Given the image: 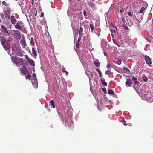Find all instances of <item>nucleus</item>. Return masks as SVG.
Returning <instances> with one entry per match:
<instances>
[{
	"instance_id": "nucleus-1",
	"label": "nucleus",
	"mask_w": 153,
	"mask_h": 153,
	"mask_svg": "<svg viewBox=\"0 0 153 153\" xmlns=\"http://www.w3.org/2000/svg\"><path fill=\"white\" fill-rule=\"evenodd\" d=\"M11 59L13 62L18 67L24 65L23 59L16 56H13L11 57Z\"/></svg>"
},
{
	"instance_id": "nucleus-2",
	"label": "nucleus",
	"mask_w": 153,
	"mask_h": 153,
	"mask_svg": "<svg viewBox=\"0 0 153 153\" xmlns=\"http://www.w3.org/2000/svg\"><path fill=\"white\" fill-rule=\"evenodd\" d=\"M14 25L15 28L20 31H23L24 29V23L22 21H18Z\"/></svg>"
},
{
	"instance_id": "nucleus-3",
	"label": "nucleus",
	"mask_w": 153,
	"mask_h": 153,
	"mask_svg": "<svg viewBox=\"0 0 153 153\" xmlns=\"http://www.w3.org/2000/svg\"><path fill=\"white\" fill-rule=\"evenodd\" d=\"M12 48V53H11L10 51H9L8 53L11 56L12 55H13L17 53V51L19 50V48L16 45L15 43L11 45Z\"/></svg>"
},
{
	"instance_id": "nucleus-4",
	"label": "nucleus",
	"mask_w": 153,
	"mask_h": 153,
	"mask_svg": "<svg viewBox=\"0 0 153 153\" xmlns=\"http://www.w3.org/2000/svg\"><path fill=\"white\" fill-rule=\"evenodd\" d=\"M122 20L123 22L126 23L129 26H131L133 25V21L131 20L130 17L128 16H127L126 19L123 17L122 18Z\"/></svg>"
},
{
	"instance_id": "nucleus-5",
	"label": "nucleus",
	"mask_w": 153,
	"mask_h": 153,
	"mask_svg": "<svg viewBox=\"0 0 153 153\" xmlns=\"http://www.w3.org/2000/svg\"><path fill=\"white\" fill-rule=\"evenodd\" d=\"M5 36V40L7 41V42L10 43L11 45L15 43V40L11 37L9 33L6 34Z\"/></svg>"
},
{
	"instance_id": "nucleus-6",
	"label": "nucleus",
	"mask_w": 153,
	"mask_h": 153,
	"mask_svg": "<svg viewBox=\"0 0 153 153\" xmlns=\"http://www.w3.org/2000/svg\"><path fill=\"white\" fill-rule=\"evenodd\" d=\"M111 31L112 33L111 35L113 37H114V35H115L116 33H117V28L115 26L112 25L111 28Z\"/></svg>"
},
{
	"instance_id": "nucleus-7",
	"label": "nucleus",
	"mask_w": 153,
	"mask_h": 153,
	"mask_svg": "<svg viewBox=\"0 0 153 153\" xmlns=\"http://www.w3.org/2000/svg\"><path fill=\"white\" fill-rule=\"evenodd\" d=\"M14 35L15 36L16 39L17 40H19L21 38L20 32L18 30L14 31Z\"/></svg>"
},
{
	"instance_id": "nucleus-8",
	"label": "nucleus",
	"mask_w": 153,
	"mask_h": 153,
	"mask_svg": "<svg viewBox=\"0 0 153 153\" xmlns=\"http://www.w3.org/2000/svg\"><path fill=\"white\" fill-rule=\"evenodd\" d=\"M10 43L7 42H5L2 45L3 46L4 49L6 51L10 49L11 46Z\"/></svg>"
},
{
	"instance_id": "nucleus-9",
	"label": "nucleus",
	"mask_w": 153,
	"mask_h": 153,
	"mask_svg": "<svg viewBox=\"0 0 153 153\" xmlns=\"http://www.w3.org/2000/svg\"><path fill=\"white\" fill-rule=\"evenodd\" d=\"M32 53L33 54V56L36 58L38 55V53H39V50L37 51V50L36 49V48L34 47L32 48Z\"/></svg>"
},
{
	"instance_id": "nucleus-10",
	"label": "nucleus",
	"mask_w": 153,
	"mask_h": 153,
	"mask_svg": "<svg viewBox=\"0 0 153 153\" xmlns=\"http://www.w3.org/2000/svg\"><path fill=\"white\" fill-rule=\"evenodd\" d=\"M20 42L21 44L22 45L23 48H25L26 46L27 45V44L26 43V40L24 37H22Z\"/></svg>"
},
{
	"instance_id": "nucleus-11",
	"label": "nucleus",
	"mask_w": 153,
	"mask_h": 153,
	"mask_svg": "<svg viewBox=\"0 0 153 153\" xmlns=\"http://www.w3.org/2000/svg\"><path fill=\"white\" fill-rule=\"evenodd\" d=\"M1 31L2 33H4L6 34H8V31L7 28L3 25L1 26Z\"/></svg>"
},
{
	"instance_id": "nucleus-12",
	"label": "nucleus",
	"mask_w": 153,
	"mask_h": 153,
	"mask_svg": "<svg viewBox=\"0 0 153 153\" xmlns=\"http://www.w3.org/2000/svg\"><path fill=\"white\" fill-rule=\"evenodd\" d=\"M145 58L146 64L149 65L151 64V60L149 56H145Z\"/></svg>"
},
{
	"instance_id": "nucleus-13",
	"label": "nucleus",
	"mask_w": 153,
	"mask_h": 153,
	"mask_svg": "<svg viewBox=\"0 0 153 153\" xmlns=\"http://www.w3.org/2000/svg\"><path fill=\"white\" fill-rule=\"evenodd\" d=\"M24 52L21 50L20 48H19V50L17 51V55L21 57H22L24 55Z\"/></svg>"
},
{
	"instance_id": "nucleus-14",
	"label": "nucleus",
	"mask_w": 153,
	"mask_h": 153,
	"mask_svg": "<svg viewBox=\"0 0 153 153\" xmlns=\"http://www.w3.org/2000/svg\"><path fill=\"white\" fill-rule=\"evenodd\" d=\"M132 81L131 79H127L126 82V86L127 87H128L132 84Z\"/></svg>"
},
{
	"instance_id": "nucleus-15",
	"label": "nucleus",
	"mask_w": 153,
	"mask_h": 153,
	"mask_svg": "<svg viewBox=\"0 0 153 153\" xmlns=\"http://www.w3.org/2000/svg\"><path fill=\"white\" fill-rule=\"evenodd\" d=\"M10 20L11 23L13 25H15L16 22V19L13 16H11L10 17Z\"/></svg>"
},
{
	"instance_id": "nucleus-16",
	"label": "nucleus",
	"mask_w": 153,
	"mask_h": 153,
	"mask_svg": "<svg viewBox=\"0 0 153 153\" xmlns=\"http://www.w3.org/2000/svg\"><path fill=\"white\" fill-rule=\"evenodd\" d=\"M79 36H83V28L81 26L80 27Z\"/></svg>"
},
{
	"instance_id": "nucleus-17",
	"label": "nucleus",
	"mask_w": 153,
	"mask_h": 153,
	"mask_svg": "<svg viewBox=\"0 0 153 153\" xmlns=\"http://www.w3.org/2000/svg\"><path fill=\"white\" fill-rule=\"evenodd\" d=\"M32 84L35 87L37 88L38 87V83L37 80H35L33 81H32Z\"/></svg>"
},
{
	"instance_id": "nucleus-18",
	"label": "nucleus",
	"mask_w": 153,
	"mask_h": 153,
	"mask_svg": "<svg viewBox=\"0 0 153 153\" xmlns=\"http://www.w3.org/2000/svg\"><path fill=\"white\" fill-rule=\"evenodd\" d=\"M26 69L23 66V67L20 68V71L21 72L24 74H26Z\"/></svg>"
},
{
	"instance_id": "nucleus-19",
	"label": "nucleus",
	"mask_w": 153,
	"mask_h": 153,
	"mask_svg": "<svg viewBox=\"0 0 153 153\" xmlns=\"http://www.w3.org/2000/svg\"><path fill=\"white\" fill-rule=\"evenodd\" d=\"M28 61L30 65L33 66L35 65V64L34 61L30 58H28Z\"/></svg>"
},
{
	"instance_id": "nucleus-20",
	"label": "nucleus",
	"mask_w": 153,
	"mask_h": 153,
	"mask_svg": "<svg viewBox=\"0 0 153 153\" xmlns=\"http://www.w3.org/2000/svg\"><path fill=\"white\" fill-rule=\"evenodd\" d=\"M30 40V43L31 45L34 46L35 45V42H34V39L33 37L31 38V39L30 38L29 39Z\"/></svg>"
},
{
	"instance_id": "nucleus-21",
	"label": "nucleus",
	"mask_w": 153,
	"mask_h": 153,
	"mask_svg": "<svg viewBox=\"0 0 153 153\" xmlns=\"http://www.w3.org/2000/svg\"><path fill=\"white\" fill-rule=\"evenodd\" d=\"M0 39L1 41V44L2 45H3V44H4L5 42V41H6V40L5 39V38L3 36H1L0 37Z\"/></svg>"
},
{
	"instance_id": "nucleus-22",
	"label": "nucleus",
	"mask_w": 153,
	"mask_h": 153,
	"mask_svg": "<svg viewBox=\"0 0 153 153\" xmlns=\"http://www.w3.org/2000/svg\"><path fill=\"white\" fill-rule=\"evenodd\" d=\"M10 13H5V17L7 20L10 19Z\"/></svg>"
},
{
	"instance_id": "nucleus-23",
	"label": "nucleus",
	"mask_w": 153,
	"mask_h": 153,
	"mask_svg": "<svg viewBox=\"0 0 153 153\" xmlns=\"http://www.w3.org/2000/svg\"><path fill=\"white\" fill-rule=\"evenodd\" d=\"M101 82L105 86H107V83L106 82H105V80L104 78H102L101 79Z\"/></svg>"
},
{
	"instance_id": "nucleus-24",
	"label": "nucleus",
	"mask_w": 153,
	"mask_h": 153,
	"mask_svg": "<svg viewBox=\"0 0 153 153\" xmlns=\"http://www.w3.org/2000/svg\"><path fill=\"white\" fill-rule=\"evenodd\" d=\"M142 78L143 80L145 82H146L148 81L147 78L143 74L142 75Z\"/></svg>"
},
{
	"instance_id": "nucleus-25",
	"label": "nucleus",
	"mask_w": 153,
	"mask_h": 153,
	"mask_svg": "<svg viewBox=\"0 0 153 153\" xmlns=\"http://www.w3.org/2000/svg\"><path fill=\"white\" fill-rule=\"evenodd\" d=\"M89 25L91 30V32H93L94 30V25L93 24H90Z\"/></svg>"
},
{
	"instance_id": "nucleus-26",
	"label": "nucleus",
	"mask_w": 153,
	"mask_h": 153,
	"mask_svg": "<svg viewBox=\"0 0 153 153\" xmlns=\"http://www.w3.org/2000/svg\"><path fill=\"white\" fill-rule=\"evenodd\" d=\"M50 103L51 105H52V107L54 108H55V105H54V101L53 100H51L50 102Z\"/></svg>"
},
{
	"instance_id": "nucleus-27",
	"label": "nucleus",
	"mask_w": 153,
	"mask_h": 153,
	"mask_svg": "<svg viewBox=\"0 0 153 153\" xmlns=\"http://www.w3.org/2000/svg\"><path fill=\"white\" fill-rule=\"evenodd\" d=\"M1 21H3L5 19V17L4 16V15L3 13H2L1 15Z\"/></svg>"
},
{
	"instance_id": "nucleus-28",
	"label": "nucleus",
	"mask_w": 153,
	"mask_h": 153,
	"mask_svg": "<svg viewBox=\"0 0 153 153\" xmlns=\"http://www.w3.org/2000/svg\"><path fill=\"white\" fill-rule=\"evenodd\" d=\"M108 93L109 94H114V92L112 89H109L108 90Z\"/></svg>"
},
{
	"instance_id": "nucleus-29",
	"label": "nucleus",
	"mask_w": 153,
	"mask_h": 153,
	"mask_svg": "<svg viewBox=\"0 0 153 153\" xmlns=\"http://www.w3.org/2000/svg\"><path fill=\"white\" fill-rule=\"evenodd\" d=\"M33 77V80L35 81V80H37V78L36 75L35 73H34L32 74Z\"/></svg>"
},
{
	"instance_id": "nucleus-30",
	"label": "nucleus",
	"mask_w": 153,
	"mask_h": 153,
	"mask_svg": "<svg viewBox=\"0 0 153 153\" xmlns=\"http://www.w3.org/2000/svg\"><path fill=\"white\" fill-rule=\"evenodd\" d=\"M145 9V8L144 7H142L141 8V9H140V11H139V13H142L144 11V10Z\"/></svg>"
},
{
	"instance_id": "nucleus-31",
	"label": "nucleus",
	"mask_w": 153,
	"mask_h": 153,
	"mask_svg": "<svg viewBox=\"0 0 153 153\" xmlns=\"http://www.w3.org/2000/svg\"><path fill=\"white\" fill-rule=\"evenodd\" d=\"M94 65L97 67L99 66L100 64L99 62L94 61Z\"/></svg>"
},
{
	"instance_id": "nucleus-32",
	"label": "nucleus",
	"mask_w": 153,
	"mask_h": 153,
	"mask_svg": "<svg viewBox=\"0 0 153 153\" xmlns=\"http://www.w3.org/2000/svg\"><path fill=\"white\" fill-rule=\"evenodd\" d=\"M123 70L126 71V72H129L130 71L127 68H126L125 67H123Z\"/></svg>"
},
{
	"instance_id": "nucleus-33",
	"label": "nucleus",
	"mask_w": 153,
	"mask_h": 153,
	"mask_svg": "<svg viewBox=\"0 0 153 153\" xmlns=\"http://www.w3.org/2000/svg\"><path fill=\"white\" fill-rule=\"evenodd\" d=\"M31 77V75L30 74H28L26 76V78L28 79L29 80H30V79Z\"/></svg>"
},
{
	"instance_id": "nucleus-34",
	"label": "nucleus",
	"mask_w": 153,
	"mask_h": 153,
	"mask_svg": "<svg viewBox=\"0 0 153 153\" xmlns=\"http://www.w3.org/2000/svg\"><path fill=\"white\" fill-rule=\"evenodd\" d=\"M121 62L122 60L121 59H118L117 61V64L119 65H120L121 63Z\"/></svg>"
},
{
	"instance_id": "nucleus-35",
	"label": "nucleus",
	"mask_w": 153,
	"mask_h": 153,
	"mask_svg": "<svg viewBox=\"0 0 153 153\" xmlns=\"http://www.w3.org/2000/svg\"><path fill=\"white\" fill-rule=\"evenodd\" d=\"M122 26L125 30H127L129 29L128 27L126 25L124 24H123Z\"/></svg>"
},
{
	"instance_id": "nucleus-36",
	"label": "nucleus",
	"mask_w": 153,
	"mask_h": 153,
	"mask_svg": "<svg viewBox=\"0 0 153 153\" xmlns=\"http://www.w3.org/2000/svg\"><path fill=\"white\" fill-rule=\"evenodd\" d=\"M111 69L107 70L105 71V73L106 74H109L111 73Z\"/></svg>"
},
{
	"instance_id": "nucleus-37",
	"label": "nucleus",
	"mask_w": 153,
	"mask_h": 153,
	"mask_svg": "<svg viewBox=\"0 0 153 153\" xmlns=\"http://www.w3.org/2000/svg\"><path fill=\"white\" fill-rule=\"evenodd\" d=\"M128 16H133V13L131 12H128Z\"/></svg>"
},
{
	"instance_id": "nucleus-38",
	"label": "nucleus",
	"mask_w": 153,
	"mask_h": 153,
	"mask_svg": "<svg viewBox=\"0 0 153 153\" xmlns=\"http://www.w3.org/2000/svg\"><path fill=\"white\" fill-rule=\"evenodd\" d=\"M2 4H3L5 6H8V4H7L6 2H5V1H3V2H2Z\"/></svg>"
},
{
	"instance_id": "nucleus-39",
	"label": "nucleus",
	"mask_w": 153,
	"mask_h": 153,
	"mask_svg": "<svg viewBox=\"0 0 153 153\" xmlns=\"http://www.w3.org/2000/svg\"><path fill=\"white\" fill-rule=\"evenodd\" d=\"M94 6V4L92 3V2H91L90 4V6L91 7H93Z\"/></svg>"
},
{
	"instance_id": "nucleus-40",
	"label": "nucleus",
	"mask_w": 153,
	"mask_h": 153,
	"mask_svg": "<svg viewBox=\"0 0 153 153\" xmlns=\"http://www.w3.org/2000/svg\"><path fill=\"white\" fill-rule=\"evenodd\" d=\"M79 43H77L76 44V48H79Z\"/></svg>"
},
{
	"instance_id": "nucleus-41",
	"label": "nucleus",
	"mask_w": 153,
	"mask_h": 153,
	"mask_svg": "<svg viewBox=\"0 0 153 153\" xmlns=\"http://www.w3.org/2000/svg\"><path fill=\"white\" fill-rule=\"evenodd\" d=\"M132 80L134 82L137 80V78L133 76L132 78Z\"/></svg>"
},
{
	"instance_id": "nucleus-42",
	"label": "nucleus",
	"mask_w": 153,
	"mask_h": 153,
	"mask_svg": "<svg viewBox=\"0 0 153 153\" xmlns=\"http://www.w3.org/2000/svg\"><path fill=\"white\" fill-rule=\"evenodd\" d=\"M121 9L120 10V13H122L124 12V9L123 8H122L120 7Z\"/></svg>"
},
{
	"instance_id": "nucleus-43",
	"label": "nucleus",
	"mask_w": 153,
	"mask_h": 153,
	"mask_svg": "<svg viewBox=\"0 0 153 153\" xmlns=\"http://www.w3.org/2000/svg\"><path fill=\"white\" fill-rule=\"evenodd\" d=\"M9 8H8V9L7 10L6 12L5 13H10V11L9 10Z\"/></svg>"
},
{
	"instance_id": "nucleus-44",
	"label": "nucleus",
	"mask_w": 153,
	"mask_h": 153,
	"mask_svg": "<svg viewBox=\"0 0 153 153\" xmlns=\"http://www.w3.org/2000/svg\"><path fill=\"white\" fill-rule=\"evenodd\" d=\"M150 99L149 100V101H150V102H153V100L152 98L151 97H149Z\"/></svg>"
},
{
	"instance_id": "nucleus-45",
	"label": "nucleus",
	"mask_w": 153,
	"mask_h": 153,
	"mask_svg": "<svg viewBox=\"0 0 153 153\" xmlns=\"http://www.w3.org/2000/svg\"><path fill=\"white\" fill-rule=\"evenodd\" d=\"M107 68L108 69H109V70L110 69V65L109 64H108L107 66Z\"/></svg>"
},
{
	"instance_id": "nucleus-46",
	"label": "nucleus",
	"mask_w": 153,
	"mask_h": 153,
	"mask_svg": "<svg viewBox=\"0 0 153 153\" xmlns=\"http://www.w3.org/2000/svg\"><path fill=\"white\" fill-rule=\"evenodd\" d=\"M134 82L137 85H138L140 83V82L139 81H137V80L135 81V82Z\"/></svg>"
},
{
	"instance_id": "nucleus-47",
	"label": "nucleus",
	"mask_w": 153,
	"mask_h": 153,
	"mask_svg": "<svg viewBox=\"0 0 153 153\" xmlns=\"http://www.w3.org/2000/svg\"><path fill=\"white\" fill-rule=\"evenodd\" d=\"M79 36V39H78V40L77 42L79 43V42H80V41L81 40V37L82 36Z\"/></svg>"
},
{
	"instance_id": "nucleus-48",
	"label": "nucleus",
	"mask_w": 153,
	"mask_h": 153,
	"mask_svg": "<svg viewBox=\"0 0 153 153\" xmlns=\"http://www.w3.org/2000/svg\"><path fill=\"white\" fill-rule=\"evenodd\" d=\"M63 72L65 73V75H67L68 74V73L65 70H64Z\"/></svg>"
},
{
	"instance_id": "nucleus-49",
	"label": "nucleus",
	"mask_w": 153,
	"mask_h": 153,
	"mask_svg": "<svg viewBox=\"0 0 153 153\" xmlns=\"http://www.w3.org/2000/svg\"><path fill=\"white\" fill-rule=\"evenodd\" d=\"M83 14L85 16H87L86 13V11L85 10H84L83 11Z\"/></svg>"
},
{
	"instance_id": "nucleus-50",
	"label": "nucleus",
	"mask_w": 153,
	"mask_h": 153,
	"mask_svg": "<svg viewBox=\"0 0 153 153\" xmlns=\"http://www.w3.org/2000/svg\"><path fill=\"white\" fill-rule=\"evenodd\" d=\"M76 35H77L78 34V33H79V30H78V29H76Z\"/></svg>"
},
{
	"instance_id": "nucleus-51",
	"label": "nucleus",
	"mask_w": 153,
	"mask_h": 153,
	"mask_svg": "<svg viewBox=\"0 0 153 153\" xmlns=\"http://www.w3.org/2000/svg\"><path fill=\"white\" fill-rule=\"evenodd\" d=\"M98 73L99 74V77H101V76H102V74L101 72H100V73Z\"/></svg>"
},
{
	"instance_id": "nucleus-52",
	"label": "nucleus",
	"mask_w": 153,
	"mask_h": 153,
	"mask_svg": "<svg viewBox=\"0 0 153 153\" xmlns=\"http://www.w3.org/2000/svg\"><path fill=\"white\" fill-rule=\"evenodd\" d=\"M96 70L98 72V73H99L101 72V71H100V69H97V68L96 69Z\"/></svg>"
},
{
	"instance_id": "nucleus-53",
	"label": "nucleus",
	"mask_w": 153,
	"mask_h": 153,
	"mask_svg": "<svg viewBox=\"0 0 153 153\" xmlns=\"http://www.w3.org/2000/svg\"><path fill=\"white\" fill-rule=\"evenodd\" d=\"M28 58H29L28 57V56L27 55H26L25 56V58L27 61H28Z\"/></svg>"
},
{
	"instance_id": "nucleus-54",
	"label": "nucleus",
	"mask_w": 153,
	"mask_h": 153,
	"mask_svg": "<svg viewBox=\"0 0 153 153\" xmlns=\"http://www.w3.org/2000/svg\"><path fill=\"white\" fill-rule=\"evenodd\" d=\"M44 15V13H41V15H40V17H42Z\"/></svg>"
},
{
	"instance_id": "nucleus-55",
	"label": "nucleus",
	"mask_w": 153,
	"mask_h": 153,
	"mask_svg": "<svg viewBox=\"0 0 153 153\" xmlns=\"http://www.w3.org/2000/svg\"><path fill=\"white\" fill-rule=\"evenodd\" d=\"M123 123L124 125H127V124H126V122L125 121H123Z\"/></svg>"
},
{
	"instance_id": "nucleus-56",
	"label": "nucleus",
	"mask_w": 153,
	"mask_h": 153,
	"mask_svg": "<svg viewBox=\"0 0 153 153\" xmlns=\"http://www.w3.org/2000/svg\"><path fill=\"white\" fill-rule=\"evenodd\" d=\"M102 90L104 92H105V91H106V90L105 88H102Z\"/></svg>"
},
{
	"instance_id": "nucleus-57",
	"label": "nucleus",
	"mask_w": 153,
	"mask_h": 153,
	"mask_svg": "<svg viewBox=\"0 0 153 153\" xmlns=\"http://www.w3.org/2000/svg\"><path fill=\"white\" fill-rule=\"evenodd\" d=\"M115 44L117 45V46L118 47H120V45H119L118 43H115Z\"/></svg>"
},
{
	"instance_id": "nucleus-58",
	"label": "nucleus",
	"mask_w": 153,
	"mask_h": 153,
	"mask_svg": "<svg viewBox=\"0 0 153 153\" xmlns=\"http://www.w3.org/2000/svg\"><path fill=\"white\" fill-rule=\"evenodd\" d=\"M113 42L114 44H115V43H117V42H116V41H114Z\"/></svg>"
},
{
	"instance_id": "nucleus-59",
	"label": "nucleus",
	"mask_w": 153,
	"mask_h": 153,
	"mask_svg": "<svg viewBox=\"0 0 153 153\" xmlns=\"http://www.w3.org/2000/svg\"><path fill=\"white\" fill-rule=\"evenodd\" d=\"M58 114H59V115H60V113L59 112V111H58Z\"/></svg>"
},
{
	"instance_id": "nucleus-60",
	"label": "nucleus",
	"mask_w": 153,
	"mask_h": 153,
	"mask_svg": "<svg viewBox=\"0 0 153 153\" xmlns=\"http://www.w3.org/2000/svg\"><path fill=\"white\" fill-rule=\"evenodd\" d=\"M73 121H72V123H73ZM72 124H73V123H72Z\"/></svg>"
},
{
	"instance_id": "nucleus-61",
	"label": "nucleus",
	"mask_w": 153,
	"mask_h": 153,
	"mask_svg": "<svg viewBox=\"0 0 153 153\" xmlns=\"http://www.w3.org/2000/svg\"><path fill=\"white\" fill-rule=\"evenodd\" d=\"M80 0H78V1H80Z\"/></svg>"
},
{
	"instance_id": "nucleus-62",
	"label": "nucleus",
	"mask_w": 153,
	"mask_h": 153,
	"mask_svg": "<svg viewBox=\"0 0 153 153\" xmlns=\"http://www.w3.org/2000/svg\"><path fill=\"white\" fill-rule=\"evenodd\" d=\"M121 2H123V1H121Z\"/></svg>"
},
{
	"instance_id": "nucleus-63",
	"label": "nucleus",
	"mask_w": 153,
	"mask_h": 153,
	"mask_svg": "<svg viewBox=\"0 0 153 153\" xmlns=\"http://www.w3.org/2000/svg\"><path fill=\"white\" fill-rule=\"evenodd\" d=\"M105 53H104V54H105Z\"/></svg>"
}]
</instances>
